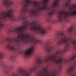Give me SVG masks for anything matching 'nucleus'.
<instances>
[{
	"label": "nucleus",
	"instance_id": "obj_13",
	"mask_svg": "<svg viewBox=\"0 0 76 76\" xmlns=\"http://www.w3.org/2000/svg\"><path fill=\"white\" fill-rule=\"evenodd\" d=\"M75 58H76V53H74L73 56H71L67 60H64V63H72V61H74Z\"/></svg>",
	"mask_w": 76,
	"mask_h": 76
},
{
	"label": "nucleus",
	"instance_id": "obj_16",
	"mask_svg": "<svg viewBox=\"0 0 76 76\" xmlns=\"http://www.w3.org/2000/svg\"><path fill=\"white\" fill-rule=\"evenodd\" d=\"M4 56H3V53H0V58H3Z\"/></svg>",
	"mask_w": 76,
	"mask_h": 76
},
{
	"label": "nucleus",
	"instance_id": "obj_6",
	"mask_svg": "<svg viewBox=\"0 0 76 76\" xmlns=\"http://www.w3.org/2000/svg\"><path fill=\"white\" fill-rule=\"evenodd\" d=\"M61 52L60 50L57 51L55 54L50 56H48L44 61V62L47 63L48 61L50 60L53 62L55 63L57 65L59 66V67L61 68L63 64V58L62 57L59 56V54H61Z\"/></svg>",
	"mask_w": 76,
	"mask_h": 76
},
{
	"label": "nucleus",
	"instance_id": "obj_15",
	"mask_svg": "<svg viewBox=\"0 0 76 76\" xmlns=\"http://www.w3.org/2000/svg\"><path fill=\"white\" fill-rule=\"evenodd\" d=\"M73 26L70 27L68 29V32L69 33H71L73 31Z\"/></svg>",
	"mask_w": 76,
	"mask_h": 76
},
{
	"label": "nucleus",
	"instance_id": "obj_18",
	"mask_svg": "<svg viewBox=\"0 0 76 76\" xmlns=\"http://www.w3.org/2000/svg\"><path fill=\"white\" fill-rule=\"evenodd\" d=\"M3 65V63L2 62L0 61V66Z\"/></svg>",
	"mask_w": 76,
	"mask_h": 76
},
{
	"label": "nucleus",
	"instance_id": "obj_11",
	"mask_svg": "<svg viewBox=\"0 0 76 76\" xmlns=\"http://www.w3.org/2000/svg\"><path fill=\"white\" fill-rule=\"evenodd\" d=\"M13 68V66H10L9 67V66H7L4 69L2 70V72L4 73L5 75H7L10 73L11 69H12Z\"/></svg>",
	"mask_w": 76,
	"mask_h": 76
},
{
	"label": "nucleus",
	"instance_id": "obj_5",
	"mask_svg": "<svg viewBox=\"0 0 76 76\" xmlns=\"http://www.w3.org/2000/svg\"><path fill=\"white\" fill-rule=\"evenodd\" d=\"M43 61L41 60H37L36 62V65H34L33 67L30 70V71H23L20 68H18L15 72H13L12 76H30V74L31 72H35L37 70V69L41 67V66H42Z\"/></svg>",
	"mask_w": 76,
	"mask_h": 76
},
{
	"label": "nucleus",
	"instance_id": "obj_8",
	"mask_svg": "<svg viewBox=\"0 0 76 76\" xmlns=\"http://www.w3.org/2000/svg\"><path fill=\"white\" fill-rule=\"evenodd\" d=\"M57 71H54L52 75L50 74L46 68L43 69L42 70L39 72L38 76H56Z\"/></svg>",
	"mask_w": 76,
	"mask_h": 76
},
{
	"label": "nucleus",
	"instance_id": "obj_12",
	"mask_svg": "<svg viewBox=\"0 0 76 76\" xmlns=\"http://www.w3.org/2000/svg\"><path fill=\"white\" fill-rule=\"evenodd\" d=\"M49 44L48 43L46 44L45 48L47 49L48 52L50 53H52L53 51L54 50V49L53 46H49Z\"/></svg>",
	"mask_w": 76,
	"mask_h": 76
},
{
	"label": "nucleus",
	"instance_id": "obj_20",
	"mask_svg": "<svg viewBox=\"0 0 76 76\" xmlns=\"http://www.w3.org/2000/svg\"><path fill=\"white\" fill-rule=\"evenodd\" d=\"M69 9H72V7H70L69 8Z\"/></svg>",
	"mask_w": 76,
	"mask_h": 76
},
{
	"label": "nucleus",
	"instance_id": "obj_21",
	"mask_svg": "<svg viewBox=\"0 0 76 76\" xmlns=\"http://www.w3.org/2000/svg\"><path fill=\"white\" fill-rule=\"evenodd\" d=\"M69 0L70 1V0Z\"/></svg>",
	"mask_w": 76,
	"mask_h": 76
},
{
	"label": "nucleus",
	"instance_id": "obj_1",
	"mask_svg": "<svg viewBox=\"0 0 76 76\" xmlns=\"http://www.w3.org/2000/svg\"><path fill=\"white\" fill-rule=\"evenodd\" d=\"M30 26V29L36 32L37 34H39L42 36H43L45 34H47V30L45 28L41 29L40 27L37 24V22L34 21L32 23L28 21H26L23 23V26L22 27L18 28L14 30L11 31V32L14 34H19L22 35V36H18L17 39H6L5 41L8 42L6 48L10 50H14L15 52H18L19 50L18 49H15V45L13 44V43L19 44V41L23 42L26 41L25 44L31 43L37 44L40 42V41L37 39L34 36H32L29 34H26L25 35L23 32L25 31V29H28V26Z\"/></svg>",
	"mask_w": 76,
	"mask_h": 76
},
{
	"label": "nucleus",
	"instance_id": "obj_7",
	"mask_svg": "<svg viewBox=\"0 0 76 76\" xmlns=\"http://www.w3.org/2000/svg\"><path fill=\"white\" fill-rule=\"evenodd\" d=\"M76 67V61H74V62L70 66L69 68H68L66 70V73L68 75H72L71 76H76V73L75 72Z\"/></svg>",
	"mask_w": 76,
	"mask_h": 76
},
{
	"label": "nucleus",
	"instance_id": "obj_10",
	"mask_svg": "<svg viewBox=\"0 0 76 76\" xmlns=\"http://www.w3.org/2000/svg\"><path fill=\"white\" fill-rule=\"evenodd\" d=\"M34 49H35V47L34 46L30 49H27L24 54V57L25 58H28L32 54L33 50H34Z\"/></svg>",
	"mask_w": 76,
	"mask_h": 76
},
{
	"label": "nucleus",
	"instance_id": "obj_9",
	"mask_svg": "<svg viewBox=\"0 0 76 76\" xmlns=\"http://www.w3.org/2000/svg\"><path fill=\"white\" fill-rule=\"evenodd\" d=\"M1 2L3 6L7 7H11L16 6L14 2L12 0H2Z\"/></svg>",
	"mask_w": 76,
	"mask_h": 76
},
{
	"label": "nucleus",
	"instance_id": "obj_2",
	"mask_svg": "<svg viewBox=\"0 0 76 76\" xmlns=\"http://www.w3.org/2000/svg\"><path fill=\"white\" fill-rule=\"evenodd\" d=\"M22 10L21 13H20L19 17L17 19H15L14 17L13 12L14 10L11 9L9 10H7L2 13L0 15V28L4 27V23L1 20L4 21L6 20H11L12 22H19L20 20H26V0H24V2L22 3Z\"/></svg>",
	"mask_w": 76,
	"mask_h": 76
},
{
	"label": "nucleus",
	"instance_id": "obj_4",
	"mask_svg": "<svg viewBox=\"0 0 76 76\" xmlns=\"http://www.w3.org/2000/svg\"><path fill=\"white\" fill-rule=\"evenodd\" d=\"M59 41L58 42V45L61 46L63 44H65L66 46L64 48L65 51H68V50L70 48V45H72L73 48L76 50V38H72L71 36L67 37L64 33H61L59 35Z\"/></svg>",
	"mask_w": 76,
	"mask_h": 76
},
{
	"label": "nucleus",
	"instance_id": "obj_14",
	"mask_svg": "<svg viewBox=\"0 0 76 76\" xmlns=\"http://www.w3.org/2000/svg\"><path fill=\"white\" fill-rule=\"evenodd\" d=\"M32 14V15L34 18H38L39 16L38 10V9H33L30 11Z\"/></svg>",
	"mask_w": 76,
	"mask_h": 76
},
{
	"label": "nucleus",
	"instance_id": "obj_17",
	"mask_svg": "<svg viewBox=\"0 0 76 76\" xmlns=\"http://www.w3.org/2000/svg\"><path fill=\"white\" fill-rule=\"evenodd\" d=\"M65 6L66 7H69L70 6V4L69 3L67 2L66 4H65Z\"/></svg>",
	"mask_w": 76,
	"mask_h": 76
},
{
	"label": "nucleus",
	"instance_id": "obj_19",
	"mask_svg": "<svg viewBox=\"0 0 76 76\" xmlns=\"http://www.w3.org/2000/svg\"><path fill=\"white\" fill-rule=\"evenodd\" d=\"M12 61L13 62H15V59H12Z\"/></svg>",
	"mask_w": 76,
	"mask_h": 76
},
{
	"label": "nucleus",
	"instance_id": "obj_3",
	"mask_svg": "<svg viewBox=\"0 0 76 76\" xmlns=\"http://www.w3.org/2000/svg\"><path fill=\"white\" fill-rule=\"evenodd\" d=\"M61 0H56L52 5L53 9L54 10L53 11H51L50 12L48 13V18L46 20L47 22H51L52 23H56V20H51V18L53 16V15L56 13V10H54L55 7H57L58 8V6H59V2ZM49 0H44L42 2L41 7H39V10L41 12H42L43 10H50V9L49 8L48 2Z\"/></svg>",
	"mask_w": 76,
	"mask_h": 76
}]
</instances>
